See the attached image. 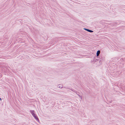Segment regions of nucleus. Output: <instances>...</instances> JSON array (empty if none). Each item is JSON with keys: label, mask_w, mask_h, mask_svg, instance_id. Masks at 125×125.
Wrapping results in <instances>:
<instances>
[{"label": "nucleus", "mask_w": 125, "mask_h": 125, "mask_svg": "<svg viewBox=\"0 0 125 125\" xmlns=\"http://www.w3.org/2000/svg\"><path fill=\"white\" fill-rule=\"evenodd\" d=\"M31 114L34 117L35 119H36L37 120H39L38 117L34 114V111L33 110L31 111Z\"/></svg>", "instance_id": "nucleus-1"}, {"label": "nucleus", "mask_w": 125, "mask_h": 125, "mask_svg": "<svg viewBox=\"0 0 125 125\" xmlns=\"http://www.w3.org/2000/svg\"><path fill=\"white\" fill-rule=\"evenodd\" d=\"M84 29L85 30H86L88 31H89V32H93V31H91V30H89V29H85V28Z\"/></svg>", "instance_id": "nucleus-2"}, {"label": "nucleus", "mask_w": 125, "mask_h": 125, "mask_svg": "<svg viewBox=\"0 0 125 125\" xmlns=\"http://www.w3.org/2000/svg\"><path fill=\"white\" fill-rule=\"evenodd\" d=\"M100 51L98 50L96 54L97 56H98L100 53Z\"/></svg>", "instance_id": "nucleus-3"}, {"label": "nucleus", "mask_w": 125, "mask_h": 125, "mask_svg": "<svg viewBox=\"0 0 125 125\" xmlns=\"http://www.w3.org/2000/svg\"><path fill=\"white\" fill-rule=\"evenodd\" d=\"M0 100L1 101V98H0Z\"/></svg>", "instance_id": "nucleus-4"}]
</instances>
